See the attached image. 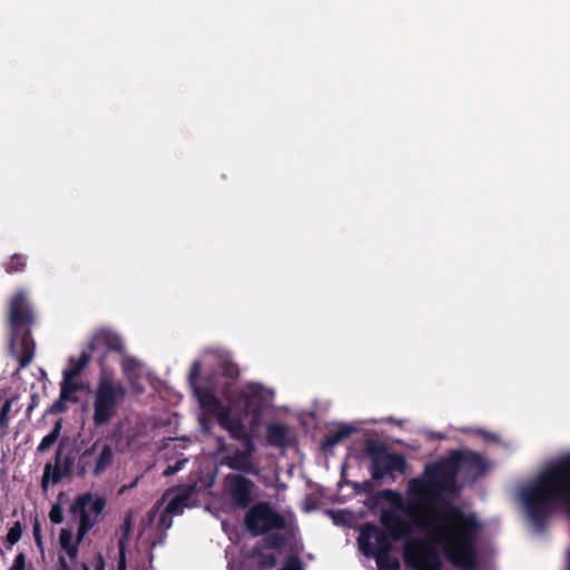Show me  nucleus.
<instances>
[{"label":"nucleus","mask_w":570,"mask_h":570,"mask_svg":"<svg viewBox=\"0 0 570 570\" xmlns=\"http://www.w3.org/2000/svg\"><path fill=\"white\" fill-rule=\"evenodd\" d=\"M488 462L475 451L452 450L440 460L424 468L423 478L409 481L410 494L419 505L407 511L415 525L425 532L424 538H410L403 546V561L412 570H442L445 560L459 570H478L476 543L483 524L474 512H468L453 502L435 505L432 500L445 493H456L458 476L475 481L485 474Z\"/></svg>","instance_id":"f257e3e1"},{"label":"nucleus","mask_w":570,"mask_h":570,"mask_svg":"<svg viewBox=\"0 0 570 570\" xmlns=\"http://www.w3.org/2000/svg\"><path fill=\"white\" fill-rule=\"evenodd\" d=\"M521 500L529 521L539 532L559 505H564L570 517V452L547 465L523 488Z\"/></svg>","instance_id":"f03ea898"},{"label":"nucleus","mask_w":570,"mask_h":570,"mask_svg":"<svg viewBox=\"0 0 570 570\" xmlns=\"http://www.w3.org/2000/svg\"><path fill=\"white\" fill-rule=\"evenodd\" d=\"M6 324L9 331V350L18 360L19 368H24L35 357L32 328L37 324L35 305L26 291H17L11 296Z\"/></svg>","instance_id":"7ed1b4c3"},{"label":"nucleus","mask_w":570,"mask_h":570,"mask_svg":"<svg viewBox=\"0 0 570 570\" xmlns=\"http://www.w3.org/2000/svg\"><path fill=\"white\" fill-rule=\"evenodd\" d=\"M365 455L370 459V473L374 481H382L390 476L395 480L394 473L405 474L407 461L403 453L391 452L389 445L376 439H366L364 442Z\"/></svg>","instance_id":"20e7f679"},{"label":"nucleus","mask_w":570,"mask_h":570,"mask_svg":"<svg viewBox=\"0 0 570 570\" xmlns=\"http://www.w3.org/2000/svg\"><path fill=\"white\" fill-rule=\"evenodd\" d=\"M106 500L102 497H94L90 492L80 494L76 498L70 507V513L79 515V524L77 530V538L72 547H68L65 552L73 560L79 552V544L85 539L87 533L98 522V517L104 512Z\"/></svg>","instance_id":"39448f33"},{"label":"nucleus","mask_w":570,"mask_h":570,"mask_svg":"<svg viewBox=\"0 0 570 570\" xmlns=\"http://www.w3.org/2000/svg\"><path fill=\"white\" fill-rule=\"evenodd\" d=\"M126 397V389L119 382L108 377H100L94 395L95 426L107 425L116 416L119 405Z\"/></svg>","instance_id":"423d86ee"},{"label":"nucleus","mask_w":570,"mask_h":570,"mask_svg":"<svg viewBox=\"0 0 570 570\" xmlns=\"http://www.w3.org/2000/svg\"><path fill=\"white\" fill-rule=\"evenodd\" d=\"M244 525L250 535L259 537L272 531L285 530L287 521L269 502L258 501L247 510Z\"/></svg>","instance_id":"0eeeda50"},{"label":"nucleus","mask_w":570,"mask_h":570,"mask_svg":"<svg viewBox=\"0 0 570 570\" xmlns=\"http://www.w3.org/2000/svg\"><path fill=\"white\" fill-rule=\"evenodd\" d=\"M199 406L210 415H215L218 424L226 430L230 438L239 442L253 439L239 417L233 416L230 409L225 406L215 394L207 391L200 392Z\"/></svg>","instance_id":"6e6552de"},{"label":"nucleus","mask_w":570,"mask_h":570,"mask_svg":"<svg viewBox=\"0 0 570 570\" xmlns=\"http://www.w3.org/2000/svg\"><path fill=\"white\" fill-rule=\"evenodd\" d=\"M392 537L374 524H367L358 537V544L365 556L386 554L392 551Z\"/></svg>","instance_id":"1a4fd4ad"},{"label":"nucleus","mask_w":570,"mask_h":570,"mask_svg":"<svg viewBox=\"0 0 570 570\" xmlns=\"http://www.w3.org/2000/svg\"><path fill=\"white\" fill-rule=\"evenodd\" d=\"M244 450H235L232 454L227 455L224 460L225 464L235 471L246 474L258 475L259 469L252 461V456L256 450L253 439L240 442Z\"/></svg>","instance_id":"9d476101"},{"label":"nucleus","mask_w":570,"mask_h":570,"mask_svg":"<svg viewBox=\"0 0 570 570\" xmlns=\"http://www.w3.org/2000/svg\"><path fill=\"white\" fill-rule=\"evenodd\" d=\"M229 494L236 507L247 508L253 501L255 483L242 474L226 476Z\"/></svg>","instance_id":"9b49d317"},{"label":"nucleus","mask_w":570,"mask_h":570,"mask_svg":"<svg viewBox=\"0 0 570 570\" xmlns=\"http://www.w3.org/2000/svg\"><path fill=\"white\" fill-rule=\"evenodd\" d=\"M219 375L226 381L223 384L215 382L213 389L215 395L219 393L226 401H232L235 396V384L239 377V367L230 360H222L218 365Z\"/></svg>","instance_id":"f8f14e48"},{"label":"nucleus","mask_w":570,"mask_h":570,"mask_svg":"<svg viewBox=\"0 0 570 570\" xmlns=\"http://www.w3.org/2000/svg\"><path fill=\"white\" fill-rule=\"evenodd\" d=\"M88 350L89 353L106 350L108 352L122 354L125 352V345L122 338L117 333L109 330H100L92 335L88 344Z\"/></svg>","instance_id":"ddd939ff"},{"label":"nucleus","mask_w":570,"mask_h":570,"mask_svg":"<svg viewBox=\"0 0 570 570\" xmlns=\"http://www.w3.org/2000/svg\"><path fill=\"white\" fill-rule=\"evenodd\" d=\"M381 523L393 540H401L412 533L411 524L399 513L391 509H385L381 513Z\"/></svg>","instance_id":"4468645a"},{"label":"nucleus","mask_w":570,"mask_h":570,"mask_svg":"<svg viewBox=\"0 0 570 570\" xmlns=\"http://www.w3.org/2000/svg\"><path fill=\"white\" fill-rule=\"evenodd\" d=\"M289 429L285 424L269 423L266 426L267 442L277 448H284L289 444L288 442Z\"/></svg>","instance_id":"2eb2a0df"},{"label":"nucleus","mask_w":570,"mask_h":570,"mask_svg":"<svg viewBox=\"0 0 570 570\" xmlns=\"http://www.w3.org/2000/svg\"><path fill=\"white\" fill-rule=\"evenodd\" d=\"M62 446H63V442L61 441L59 444H58V448L55 452V463H46L45 464V468H43V473H42V476H41V489L43 491H47L48 490V487H49V483H52L53 484V474L56 471L58 472H61L62 471Z\"/></svg>","instance_id":"dca6fc26"},{"label":"nucleus","mask_w":570,"mask_h":570,"mask_svg":"<svg viewBox=\"0 0 570 570\" xmlns=\"http://www.w3.org/2000/svg\"><path fill=\"white\" fill-rule=\"evenodd\" d=\"M115 460L114 449L110 444H104L99 454L95 460V464L92 468V475L100 476L104 472L109 469Z\"/></svg>","instance_id":"f3484780"},{"label":"nucleus","mask_w":570,"mask_h":570,"mask_svg":"<svg viewBox=\"0 0 570 570\" xmlns=\"http://www.w3.org/2000/svg\"><path fill=\"white\" fill-rule=\"evenodd\" d=\"M200 375V362L195 361L191 364L189 374H188V383L190 389L193 390L194 395L196 396L197 401L199 402V396L202 395L200 392L207 391L210 394H215V391L213 389V384H208L207 386L198 385L197 381Z\"/></svg>","instance_id":"a211bd4d"},{"label":"nucleus","mask_w":570,"mask_h":570,"mask_svg":"<svg viewBox=\"0 0 570 570\" xmlns=\"http://www.w3.org/2000/svg\"><path fill=\"white\" fill-rule=\"evenodd\" d=\"M75 379L76 377L62 373V382L60 383V394L62 399H68L71 403L78 402V397L75 394L82 390V384L76 382Z\"/></svg>","instance_id":"6ab92c4d"},{"label":"nucleus","mask_w":570,"mask_h":570,"mask_svg":"<svg viewBox=\"0 0 570 570\" xmlns=\"http://www.w3.org/2000/svg\"><path fill=\"white\" fill-rule=\"evenodd\" d=\"M353 432V428L348 425H343L337 431L325 435L321 442V446L324 451H327L331 448L338 444L340 442H342L344 439L348 438Z\"/></svg>","instance_id":"aec40b11"},{"label":"nucleus","mask_w":570,"mask_h":570,"mask_svg":"<svg viewBox=\"0 0 570 570\" xmlns=\"http://www.w3.org/2000/svg\"><path fill=\"white\" fill-rule=\"evenodd\" d=\"M90 353L89 351H82L79 358L70 357L69 358V367L65 368L62 373L68 374V376L77 377L83 371V368L90 362Z\"/></svg>","instance_id":"412c9836"},{"label":"nucleus","mask_w":570,"mask_h":570,"mask_svg":"<svg viewBox=\"0 0 570 570\" xmlns=\"http://www.w3.org/2000/svg\"><path fill=\"white\" fill-rule=\"evenodd\" d=\"M62 429V419L55 422L52 430L42 438L37 446L39 453L48 451L59 439Z\"/></svg>","instance_id":"4be33fe9"},{"label":"nucleus","mask_w":570,"mask_h":570,"mask_svg":"<svg viewBox=\"0 0 570 570\" xmlns=\"http://www.w3.org/2000/svg\"><path fill=\"white\" fill-rule=\"evenodd\" d=\"M73 465H75V456H73L72 452H68L66 454L62 452V471L55 472L53 484H58L59 482H61V480L63 478L70 476Z\"/></svg>","instance_id":"5701e85b"},{"label":"nucleus","mask_w":570,"mask_h":570,"mask_svg":"<svg viewBox=\"0 0 570 570\" xmlns=\"http://www.w3.org/2000/svg\"><path fill=\"white\" fill-rule=\"evenodd\" d=\"M287 538L278 533L277 531H272L266 533V537L263 540L264 548L272 550H279L286 544Z\"/></svg>","instance_id":"b1692460"},{"label":"nucleus","mask_w":570,"mask_h":570,"mask_svg":"<svg viewBox=\"0 0 570 570\" xmlns=\"http://www.w3.org/2000/svg\"><path fill=\"white\" fill-rule=\"evenodd\" d=\"M27 267V258L21 254H13L10 261L4 264V271L8 274L21 273Z\"/></svg>","instance_id":"393cba45"},{"label":"nucleus","mask_w":570,"mask_h":570,"mask_svg":"<svg viewBox=\"0 0 570 570\" xmlns=\"http://www.w3.org/2000/svg\"><path fill=\"white\" fill-rule=\"evenodd\" d=\"M376 561L379 570H400V562L396 558L391 557L390 553L373 556Z\"/></svg>","instance_id":"a878e982"},{"label":"nucleus","mask_w":570,"mask_h":570,"mask_svg":"<svg viewBox=\"0 0 570 570\" xmlns=\"http://www.w3.org/2000/svg\"><path fill=\"white\" fill-rule=\"evenodd\" d=\"M99 443H100L99 440L95 441L94 444L91 446L87 448L81 453V455L79 456V460H78V471H77V474L79 476H83L87 473V469H88L89 462L86 459L91 456L96 452V450L98 449Z\"/></svg>","instance_id":"bb28decb"},{"label":"nucleus","mask_w":570,"mask_h":570,"mask_svg":"<svg viewBox=\"0 0 570 570\" xmlns=\"http://www.w3.org/2000/svg\"><path fill=\"white\" fill-rule=\"evenodd\" d=\"M132 522H134V513L132 511H128L122 520L120 525L121 537L118 542H122L125 548H127L128 541L132 531Z\"/></svg>","instance_id":"cd10ccee"},{"label":"nucleus","mask_w":570,"mask_h":570,"mask_svg":"<svg viewBox=\"0 0 570 570\" xmlns=\"http://www.w3.org/2000/svg\"><path fill=\"white\" fill-rule=\"evenodd\" d=\"M187 497L186 495H175L166 507L167 514H180L186 507Z\"/></svg>","instance_id":"c85d7f7f"},{"label":"nucleus","mask_w":570,"mask_h":570,"mask_svg":"<svg viewBox=\"0 0 570 570\" xmlns=\"http://www.w3.org/2000/svg\"><path fill=\"white\" fill-rule=\"evenodd\" d=\"M22 524L20 521H16L13 525L9 529L6 541L8 543V549L18 543L22 537Z\"/></svg>","instance_id":"c756f323"},{"label":"nucleus","mask_w":570,"mask_h":570,"mask_svg":"<svg viewBox=\"0 0 570 570\" xmlns=\"http://www.w3.org/2000/svg\"><path fill=\"white\" fill-rule=\"evenodd\" d=\"M69 401L68 399H62V395L59 394L58 400H56L47 410L46 415H52L58 413H65L68 407L66 405V402Z\"/></svg>","instance_id":"7c9ffc66"},{"label":"nucleus","mask_w":570,"mask_h":570,"mask_svg":"<svg viewBox=\"0 0 570 570\" xmlns=\"http://www.w3.org/2000/svg\"><path fill=\"white\" fill-rule=\"evenodd\" d=\"M12 407V400H6L0 410V428L6 430L9 425V413Z\"/></svg>","instance_id":"2f4dec72"},{"label":"nucleus","mask_w":570,"mask_h":570,"mask_svg":"<svg viewBox=\"0 0 570 570\" xmlns=\"http://www.w3.org/2000/svg\"><path fill=\"white\" fill-rule=\"evenodd\" d=\"M32 535L35 539V543L37 548L43 553V541H42V534H41V523L38 520V518H35V521L32 523Z\"/></svg>","instance_id":"473e14b6"},{"label":"nucleus","mask_w":570,"mask_h":570,"mask_svg":"<svg viewBox=\"0 0 570 570\" xmlns=\"http://www.w3.org/2000/svg\"><path fill=\"white\" fill-rule=\"evenodd\" d=\"M73 534L72 531L69 529H61L59 533V543L61 549L67 550L68 547H72L75 542L72 541Z\"/></svg>","instance_id":"72a5a7b5"},{"label":"nucleus","mask_w":570,"mask_h":570,"mask_svg":"<svg viewBox=\"0 0 570 570\" xmlns=\"http://www.w3.org/2000/svg\"><path fill=\"white\" fill-rule=\"evenodd\" d=\"M258 561L262 568H274L277 564V558L273 553H258Z\"/></svg>","instance_id":"f704fd0d"},{"label":"nucleus","mask_w":570,"mask_h":570,"mask_svg":"<svg viewBox=\"0 0 570 570\" xmlns=\"http://www.w3.org/2000/svg\"><path fill=\"white\" fill-rule=\"evenodd\" d=\"M49 519L53 524H60L63 521V511L59 503L51 507Z\"/></svg>","instance_id":"c9c22d12"},{"label":"nucleus","mask_w":570,"mask_h":570,"mask_svg":"<svg viewBox=\"0 0 570 570\" xmlns=\"http://www.w3.org/2000/svg\"><path fill=\"white\" fill-rule=\"evenodd\" d=\"M27 557L23 552H19L13 560V563L9 570H26Z\"/></svg>","instance_id":"e433bc0d"},{"label":"nucleus","mask_w":570,"mask_h":570,"mask_svg":"<svg viewBox=\"0 0 570 570\" xmlns=\"http://www.w3.org/2000/svg\"><path fill=\"white\" fill-rule=\"evenodd\" d=\"M126 550L124 543L118 542V570H126L127 568Z\"/></svg>","instance_id":"4c0bfd02"},{"label":"nucleus","mask_w":570,"mask_h":570,"mask_svg":"<svg viewBox=\"0 0 570 570\" xmlns=\"http://www.w3.org/2000/svg\"><path fill=\"white\" fill-rule=\"evenodd\" d=\"M138 366V361L135 357H126L122 361V371L125 373L132 372Z\"/></svg>","instance_id":"58836bf2"},{"label":"nucleus","mask_w":570,"mask_h":570,"mask_svg":"<svg viewBox=\"0 0 570 570\" xmlns=\"http://www.w3.org/2000/svg\"><path fill=\"white\" fill-rule=\"evenodd\" d=\"M185 464V461H177L175 464L173 465H168L165 471H164V475L165 476H170V475H174L175 473H177L178 471H180L183 469Z\"/></svg>","instance_id":"ea45409f"},{"label":"nucleus","mask_w":570,"mask_h":570,"mask_svg":"<svg viewBox=\"0 0 570 570\" xmlns=\"http://www.w3.org/2000/svg\"><path fill=\"white\" fill-rule=\"evenodd\" d=\"M282 570H303L301 560L296 557L289 559Z\"/></svg>","instance_id":"a19ab883"},{"label":"nucleus","mask_w":570,"mask_h":570,"mask_svg":"<svg viewBox=\"0 0 570 570\" xmlns=\"http://www.w3.org/2000/svg\"><path fill=\"white\" fill-rule=\"evenodd\" d=\"M57 570H71L66 558L63 556L58 557V569Z\"/></svg>","instance_id":"79ce46f5"},{"label":"nucleus","mask_w":570,"mask_h":570,"mask_svg":"<svg viewBox=\"0 0 570 570\" xmlns=\"http://www.w3.org/2000/svg\"><path fill=\"white\" fill-rule=\"evenodd\" d=\"M95 570H105V560L101 554L96 558Z\"/></svg>","instance_id":"37998d69"},{"label":"nucleus","mask_w":570,"mask_h":570,"mask_svg":"<svg viewBox=\"0 0 570 570\" xmlns=\"http://www.w3.org/2000/svg\"><path fill=\"white\" fill-rule=\"evenodd\" d=\"M167 515H168V514L165 512V513L160 517V519H159V523H160V524L166 523Z\"/></svg>","instance_id":"c03bdc74"},{"label":"nucleus","mask_w":570,"mask_h":570,"mask_svg":"<svg viewBox=\"0 0 570 570\" xmlns=\"http://www.w3.org/2000/svg\"><path fill=\"white\" fill-rule=\"evenodd\" d=\"M567 570H570V550L567 553Z\"/></svg>","instance_id":"a18cd8bd"},{"label":"nucleus","mask_w":570,"mask_h":570,"mask_svg":"<svg viewBox=\"0 0 570 570\" xmlns=\"http://www.w3.org/2000/svg\"><path fill=\"white\" fill-rule=\"evenodd\" d=\"M32 409H35V403H32V404H30V405L28 406V412H30Z\"/></svg>","instance_id":"49530a36"},{"label":"nucleus","mask_w":570,"mask_h":570,"mask_svg":"<svg viewBox=\"0 0 570 570\" xmlns=\"http://www.w3.org/2000/svg\"><path fill=\"white\" fill-rule=\"evenodd\" d=\"M82 570H90V568L86 563H83L82 564Z\"/></svg>","instance_id":"de8ad7c7"},{"label":"nucleus","mask_w":570,"mask_h":570,"mask_svg":"<svg viewBox=\"0 0 570 570\" xmlns=\"http://www.w3.org/2000/svg\"><path fill=\"white\" fill-rule=\"evenodd\" d=\"M104 361H105V355H102V356L100 357V361H99V362H100V363H102Z\"/></svg>","instance_id":"09e8293b"},{"label":"nucleus","mask_w":570,"mask_h":570,"mask_svg":"<svg viewBox=\"0 0 570 570\" xmlns=\"http://www.w3.org/2000/svg\"><path fill=\"white\" fill-rule=\"evenodd\" d=\"M242 396L245 397L246 400L248 399V396L244 392L242 393Z\"/></svg>","instance_id":"8fccbe9b"},{"label":"nucleus","mask_w":570,"mask_h":570,"mask_svg":"<svg viewBox=\"0 0 570 570\" xmlns=\"http://www.w3.org/2000/svg\"><path fill=\"white\" fill-rule=\"evenodd\" d=\"M1 474H6V470H1V471H0V475H1Z\"/></svg>","instance_id":"3c124183"}]
</instances>
